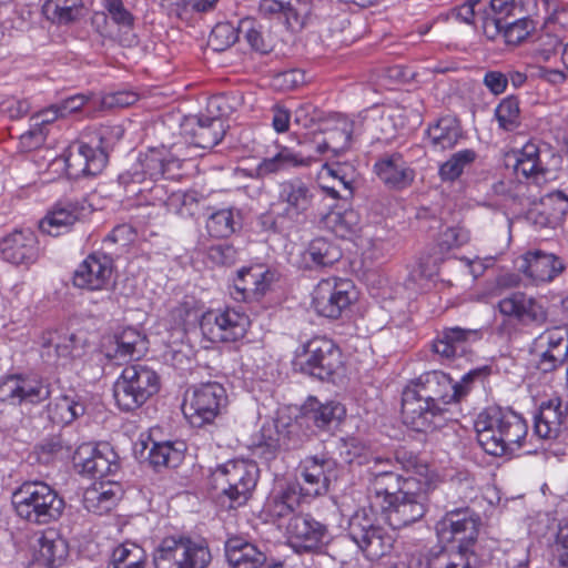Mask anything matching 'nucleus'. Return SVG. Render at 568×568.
<instances>
[{"mask_svg":"<svg viewBox=\"0 0 568 568\" xmlns=\"http://www.w3.org/2000/svg\"><path fill=\"white\" fill-rule=\"evenodd\" d=\"M483 375L481 369H474L459 382H453L439 371L422 374L403 392L402 414L405 423L417 432L442 427L450 418L447 405L465 396L470 384Z\"/></svg>","mask_w":568,"mask_h":568,"instance_id":"nucleus-1","label":"nucleus"},{"mask_svg":"<svg viewBox=\"0 0 568 568\" xmlns=\"http://www.w3.org/2000/svg\"><path fill=\"white\" fill-rule=\"evenodd\" d=\"M477 442L489 455L501 456L518 449L528 433L524 417L500 407H488L475 420Z\"/></svg>","mask_w":568,"mask_h":568,"instance_id":"nucleus-2","label":"nucleus"},{"mask_svg":"<svg viewBox=\"0 0 568 568\" xmlns=\"http://www.w3.org/2000/svg\"><path fill=\"white\" fill-rule=\"evenodd\" d=\"M316 187L297 176L277 184L275 201L272 203L273 224L280 230H296L313 220L317 207Z\"/></svg>","mask_w":568,"mask_h":568,"instance_id":"nucleus-3","label":"nucleus"},{"mask_svg":"<svg viewBox=\"0 0 568 568\" xmlns=\"http://www.w3.org/2000/svg\"><path fill=\"white\" fill-rule=\"evenodd\" d=\"M242 102L241 94H220L210 98L206 113L184 120L181 125L182 134L197 148H214L225 134L224 118L234 112Z\"/></svg>","mask_w":568,"mask_h":568,"instance_id":"nucleus-4","label":"nucleus"},{"mask_svg":"<svg viewBox=\"0 0 568 568\" xmlns=\"http://www.w3.org/2000/svg\"><path fill=\"white\" fill-rule=\"evenodd\" d=\"M480 518L469 510L448 511L436 526L438 539L449 545V550L471 556L476 561L484 556L478 540Z\"/></svg>","mask_w":568,"mask_h":568,"instance_id":"nucleus-5","label":"nucleus"},{"mask_svg":"<svg viewBox=\"0 0 568 568\" xmlns=\"http://www.w3.org/2000/svg\"><path fill=\"white\" fill-rule=\"evenodd\" d=\"M123 135L121 126L102 128L99 132V145L93 148L83 141L71 143L64 152L67 172L72 178L97 175L108 163L109 149Z\"/></svg>","mask_w":568,"mask_h":568,"instance_id":"nucleus-6","label":"nucleus"},{"mask_svg":"<svg viewBox=\"0 0 568 568\" xmlns=\"http://www.w3.org/2000/svg\"><path fill=\"white\" fill-rule=\"evenodd\" d=\"M160 389V377L150 366L132 364L123 368L113 385L116 405L125 412L140 408Z\"/></svg>","mask_w":568,"mask_h":568,"instance_id":"nucleus-7","label":"nucleus"},{"mask_svg":"<svg viewBox=\"0 0 568 568\" xmlns=\"http://www.w3.org/2000/svg\"><path fill=\"white\" fill-rule=\"evenodd\" d=\"M170 164L172 162L165 160L162 151L151 149L141 153L130 169L119 175L118 181L130 195H139L148 190L151 194H154L152 197L154 201L164 203L163 187L154 185L149 189L148 184L163 176ZM152 204H155V202H152Z\"/></svg>","mask_w":568,"mask_h":568,"instance_id":"nucleus-8","label":"nucleus"},{"mask_svg":"<svg viewBox=\"0 0 568 568\" xmlns=\"http://www.w3.org/2000/svg\"><path fill=\"white\" fill-rule=\"evenodd\" d=\"M258 468L248 460H229L217 466L209 477L212 497H241L250 495L257 484Z\"/></svg>","mask_w":568,"mask_h":568,"instance_id":"nucleus-9","label":"nucleus"},{"mask_svg":"<svg viewBox=\"0 0 568 568\" xmlns=\"http://www.w3.org/2000/svg\"><path fill=\"white\" fill-rule=\"evenodd\" d=\"M211 551L203 539L164 538L154 552L156 568H206Z\"/></svg>","mask_w":568,"mask_h":568,"instance_id":"nucleus-10","label":"nucleus"},{"mask_svg":"<svg viewBox=\"0 0 568 568\" xmlns=\"http://www.w3.org/2000/svg\"><path fill=\"white\" fill-rule=\"evenodd\" d=\"M226 399L225 388L221 384H200L185 394L182 412L192 426L202 427L217 417Z\"/></svg>","mask_w":568,"mask_h":568,"instance_id":"nucleus-11","label":"nucleus"},{"mask_svg":"<svg viewBox=\"0 0 568 568\" xmlns=\"http://www.w3.org/2000/svg\"><path fill=\"white\" fill-rule=\"evenodd\" d=\"M298 358L301 371L321 381H329L343 369L341 349L332 339L323 336L310 339Z\"/></svg>","mask_w":568,"mask_h":568,"instance_id":"nucleus-12","label":"nucleus"},{"mask_svg":"<svg viewBox=\"0 0 568 568\" xmlns=\"http://www.w3.org/2000/svg\"><path fill=\"white\" fill-rule=\"evenodd\" d=\"M248 326V316L236 308L210 310L200 321L203 336L212 343L239 341L245 336Z\"/></svg>","mask_w":568,"mask_h":568,"instance_id":"nucleus-13","label":"nucleus"},{"mask_svg":"<svg viewBox=\"0 0 568 568\" xmlns=\"http://www.w3.org/2000/svg\"><path fill=\"white\" fill-rule=\"evenodd\" d=\"M51 395V385L42 377L13 374L0 379V400L13 406L38 405Z\"/></svg>","mask_w":568,"mask_h":568,"instance_id":"nucleus-14","label":"nucleus"},{"mask_svg":"<svg viewBox=\"0 0 568 568\" xmlns=\"http://www.w3.org/2000/svg\"><path fill=\"white\" fill-rule=\"evenodd\" d=\"M356 298L354 285L344 278L322 280L313 291L312 304L318 315L338 318Z\"/></svg>","mask_w":568,"mask_h":568,"instance_id":"nucleus-15","label":"nucleus"},{"mask_svg":"<svg viewBox=\"0 0 568 568\" xmlns=\"http://www.w3.org/2000/svg\"><path fill=\"white\" fill-rule=\"evenodd\" d=\"M349 537L368 560H378L387 555L394 545V535L374 526L356 513L349 520Z\"/></svg>","mask_w":568,"mask_h":568,"instance_id":"nucleus-16","label":"nucleus"},{"mask_svg":"<svg viewBox=\"0 0 568 568\" xmlns=\"http://www.w3.org/2000/svg\"><path fill=\"white\" fill-rule=\"evenodd\" d=\"M285 535L288 546L295 552H310L322 549L331 537L325 525L308 515L290 518Z\"/></svg>","mask_w":568,"mask_h":568,"instance_id":"nucleus-17","label":"nucleus"},{"mask_svg":"<svg viewBox=\"0 0 568 568\" xmlns=\"http://www.w3.org/2000/svg\"><path fill=\"white\" fill-rule=\"evenodd\" d=\"M532 352L538 357L539 371L549 373L557 369L568 362V328L554 326L545 329L534 339Z\"/></svg>","mask_w":568,"mask_h":568,"instance_id":"nucleus-18","label":"nucleus"},{"mask_svg":"<svg viewBox=\"0 0 568 568\" xmlns=\"http://www.w3.org/2000/svg\"><path fill=\"white\" fill-rule=\"evenodd\" d=\"M114 261L110 254L95 251L89 254L75 268L72 283L87 291H103L111 284Z\"/></svg>","mask_w":568,"mask_h":568,"instance_id":"nucleus-19","label":"nucleus"},{"mask_svg":"<svg viewBox=\"0 0 568 568\" xmlns=\"http://www.w3.org/2000/svg\"><path fill=\"white\" fill-rule=\"evenodd\" d=\"M74 465L80 473L102 479L119 469L118 455L108 443L82 444L74 453Z\"/></svg>","mask_w":568,"mask_h":568,"instance_id":"nucleus-20","label":"nucleus"},{"mask_svg":"<svg viewBox=\"0 0 568 568\" xmlns=\"http://www.w3.org/2000/svg\"><path fill=\"white\" fill-rule=\"evenodd\" d=\"M499 313L524 324L544 325L548 321L547 308L534 296L516 291L497 303Z\"/></svg>","mask_w":568,"mask_h":568,"instance_id":"nucleus-21","label":"nucleus"},{"mask_svg":"<svg viewBox=\"0 0 568 568\" xmlns=\"http://www.w3.org/2000/svg\"><path fill=\"white\" fill-rule=\"evenodd\" d=\"M1 257L16 266H30L39 257L38 239L31 230H14L0 241Z\"/></svg>","mask_w":568,"mask_h":568,"instance_id":"nucleus-22","label":"nucleus"},{"mask_svg":"<svg viewBox=\"0 0 568 568\" xmlns=\"http://www.w3.org/2000/svg\"><path fill=\"white\" fill-rule=\"evenodd\" d=\"M336 462L328 457L311 456L303 460L304 485L301 497H321L328 493L332 477H335Z\"/></svg>","mask_w":568,"mask_h":568,"instance_id":"nucleus-23","label":"nucleus"},{"mask_svg":"<svg viewBox=\"0 0 568 568\" xmlns=\"http://www.w3.org/2000/svg\"><path fill=\"white\" fill-rule=\"evenodd\" d=\"M565 268L560 257L541 250L528 251L517 261V270L535 283L551 282Z\"/></svg>","mask_w":568,"mask_h":568,"instance_id":"nucleus-24","label":"nucleus"},{"mask_svg":"<svg viewBox=\"0 0 568 568\" xmlns=\"http://www.w3.org/2000/svg\"><path fill=\"white\" fill-rule=\"evenodd\" d=\"M377 178L389 189L404 190L410 186L416 172L399 152L382 155L374 164Z\"/></svg>","mask_w":568,"mask_h":568,"instance_id":"nucleus-25","label":"nucleus"},{"mask_svg":"<svg viewBox=\"0 0 568 568\" xmlns=\"http://www.w3.org/2000/svg\"><path fill=\"white\" fill-rule=\"evenodd\" d=\"M146 335L134 327H125L104 345V354L118 363L139 359L148 351Z\"/></svg>","mask_w":568,"mask_h":568,"instance_id":"nucleus-26","label":"nucleus"},{"mask_svg":"<svg viewBox=\"0 0 568 568\" xmlns=\"http://www.w3.org/2000/svg\"><path fill=\"white\" fill-rule=\"evenodd\" d=\"M567 406L559 397H556L540 405L539 413L535 418L534 430L540 438L555 439L567 430Z\"/></svg>","mask_w":568,"mask_h":568,"instance_id":"nucleus-27","label":"nucleus"},{"mask_svg":"<svg viewBox=\"0 0 568 568\" xmlns=\"http://www.w3.org/2000/svg\"><path fill=\"white\" fill-rule=\"evenodd\" d=\"M271 281L272 274L263 266L243 267L234 278V293L232 294L235 300L257 301L266 293Z\"/></svg>","mask_w":568,"mask_h":568,"instance_id":"nucleus-28","label":"nucleus"},{"mask_svg":"<svg viewBox=\"0 0 568 568\" xmlns=\"http://www.w3.org/2000/svg\"><path fill=\"white\" fill-rule=\"evenodd\" d=\"M84 205L79 201H59L53 209L40 221L39 229L42 233L59 236L80 219Z\"/></svg>","mask_w":568,"mask_h":568,"instance_id":"nucleus-29","label":"nucleus"},{"mask_svg":"<svg viewBox=\"0 0 568 568\" xmlns=\"http://www.w3.org/2000/svg\"><path fill=\"white\" fill-rule=\"evenodd\" d=\"M77 337L72 333L48 331L41 338V357L49 365L64 364L69 358L79 355Z\"/></svg>","mask_w":568,"mask_h":568,"instance_id":"nucleus-30","label":"nucleus"},{"mask_svg":"<svg viewBox=\"0 0 568 568\" xmlns=\"http://www.w3.org/2000/svg\"><path fill=\"white\" fill-rule=\"evenodd\" d=\"M481 334L479 329L449 327L443 331L434 342L433 351L445 359H453L466 354L469 345L478 341Z\"/></svg>","mask_w":568,"mask_h":568,"instance_id":"nucleus-31","label":"nucleus"},{"mask_svg":"<svg viewBox=\"0 0 568 568\" xmlns=\"http://www.w3.org/2000/svg\"><path fill=\"white\" fill-rule=\"evenodd\" d=\"M17 515L34 524H48L60 517L64 508V499H19L12 500Z\"/></svg>","mask_w":568,"mask_h":568,"instance_id":"nucleus-32","label":"nucleus"},{"mask_svg":"<svg viewBox=\"0 0 568 568\" xmlns=\"http://www.w3.org/2000/svg\"><path fill=\"white\" fill-rule=\"evenodd\" d=\"M342 257L341 248L326 237H316L302 251L300 266L306 270L328 267Z\"/></svg>","mask_w":568,"mask_h":568,"instance_id":"nucleus-33","label":"nucleus"},{"mask_svg":"<svg viewBox=\"0 0 568 568\" xmlns=\"http://www.w3.org/2000/svg\"><path fill=\"white\" fill-rule=\"evenodd\" d=\"M260 10L265 14H281L287 27L297 31L306 24L308 8L301 0H261Z\"/></svg>","mask_w":568,"mask_h":568,"instance_id":"nucleus-34","label":"nucleus"},{"mask_svg":"<svg viewBox=\"0 0 568 568\" xmlns=\"http://www.w3.org/2000/svg\"><path fill=\"white\" fill-rule=\"evenodd\" d=\"M225 555L232 568H260L266 560L264 552L241 537L227 539Z\"/></svg>","mask_w":568,"mask_h":568,"instance_id":"nucleus-35","label":"nucleus"},{"mask_svg":"<svg viewBox=\"0 0 568 568\" xmlns=\"http://www.w3.org/2000/svg\"><path fill=\"white\" fill-rule=\"evenodd\" d=\"M314 161L316 159L312 155L304 156L282 146L275 155L263 159L255 170L258 178H265L291 168L310 166Z\"/></svg>","mask_w":568,"mask_h":568,"instance_id":"nucleus-36","label":"nucleus"},{"mask_svg":"<svg viewBox=\"0 0 568 568\" xmlns=\"http://www.w3.org/2000/svg\"><path fill=\"white\" fill-rule=\"evenodd\" d=\"M385 520L393 528L410 524L424 515V506L416 499H384Z\"/></svg>","mask_w":568,"mask_h":568,"instance_id":"nucleus-37","label":"nucleus"},{"mask_svg":"<svg viewBox=\"0 0 568 568\" xmlns=\"http://www.w3.org/2000/svg\"><path fill=\"white\" fill-rule=\"evenodd\" d=\"M36 546H38V550L34 554V559L49 568L62 561L68 555L67 541L54 530L38 535Z\"/></svg>","mask_w":568,"mask_h":568,"instance_id":"nucleus-38","label":"nucleus"},{"mask_svg":"<svg viewBox=\"0 0 568 568\" xmlns=\"http://www.w3.org/2000/svg\"><path fill=\"white\" fill-rule=\"evenodd\" d=\"M426 133L435 149L446 150L456 145L462 136V129L456 118L447 115L430 125Z\"/></svg>","mask_w":568,"mask_h":568,"instance_id":"nucleus-39","label":"nucleus"},{"mask_svg":"<svg viewBox=\"0 0 568 568\" xmlns=\"http://www.w3.org/2000/svg\"><path fill=\"white\" fill-rule=\"evenodd\" d=\"M82 0H47L42 6L43 16L59 26L70 24L82 17Z\"/></svg>","mask_w":568,"mask_h":568,"instance_id":"nucleus-40","label":"nucleus"},{"mask_svg":"<svg viewBox=\"0 0 568 568\" xmlns=\"http://www.w3.org/2000/svg\"><path fill=\"white\" fill-rule=\"evenodd\" d=\"M85 412L83 403L75 396L62 395L48 405L49 418L58 425H69Z\"/></svg>","mask_w":568,"mask_h":568,"instance_id":"nucleus-41","label":"nucleus"},{"mask_svg":"<svg viewBox=\"0 0 568 568\" xmlns=\"http://www.w3.org/2000/svg\"><path fill=\"white\" fill-rule=\"evenodd\" d=\"M479 4L481 6V0H468L458 8L457 17L466 23L474 24L488 40L495 41L497 29L481 7L479 10Z\"/></svg>","mask_w":568,"mask_h":568,"instance_id":"nucleus-42","label":"nucleus"},{"mask_svg":"<svg viewBox=\"0 0 568 568\" xmlns=\"http://www.w3.org/2000/svg\"><path fill=\"white\" fill-rule=\"evenodd\" d=\"M556 204V197L546 196L538 206L529 211V220L538 227H556L566 214V209Z\"/></svg>","mask_w":568,"mask_h":568,"instance_id":"nucleus-43","label":"nucleus"},{"mask_svg":"<svg viewBox=\"0 0 568 568\" xmlns=\"http://www.w3.org/2000/svg\"><path fill=\"white\" fill-rule=\"evenodd\" d=\"M479 561L463 552H455L449 549L430 551L426 557L425 568H476Z\"/></svg>","mask_w":568,"mask_h":568,"instance_id":"nucleus-44","label":"nucleus"},{"mask_svg":"<svg viewBox=\"0 0 568 568\" xmlns=\"http://www.w3.org/2000/svg\"><path fill=\"white\" fill-rule=\"evenodd\" d=\"M146 554L134 542L118 546L112 554V568H144Z\"/></svg>","mask_w":568,"mask_h":568,"instance_id":"nucleus-45","label":"nucleus"},{"mask_svg":"<svg viewBox=\"0 0 568 568\" xmlns=\"http://www.w3.org/2000/svg\"><path fill=\"white\" fill-rule=\"evenodd\" d=\"M349 168L346 165L337 164L336 166H329L328 164L324 165V170H326L327 174L333 178L335 182L341 185L344 194L341 193V190L335 185H324L323 190L333 199H349L353 195V183H354V172H347Z\"/></svg>","mask_w":568,"mask_h":568,"instance_id":"nucleus-46","label":"nucleus"},{"mask_svg":"<svg viewBox=\"0 0 568 568\" xmlns=\"http://www.w3.org/2000/svg\"><path fill=\"white\" fill-rule=\"evenodd\" d=\"M477 153L474 150L465 149L458 151L440 165L439 176L443 181H455L476 160Z\"/></svg>","mask_w":568,"mask_h":568,"instance_id":"nucleus-47","label":"nucleus"},{"mask_svg":"<svg viewBox=\"0 0 568 568\" xmlns=\"http://www.w3.org/2000/svg\"><path fill=\"white\" fill-rule=\"evenodd\" d=\"M180 447L170 442L155 443L149 453V460L154 467H178L183 460V444Z\"/></svg>","mask_w":568,"mask_h":568,"instance_id":"nucleus-48","label":"nucleus"},{"mask_svg":"<svg viewBox=\"0 0 568 568\" xmlns=\"http://www.w3.org/2000/svg\"><path fill=\"white\" fill-rule=\"evenodd\" d=\"M325 226L339 237H346L356 232L359 217L353 210L331 212L324 219Z\"/></svg>","mask_w":568,"mask_h":568,"instance_id":"nucleus-49","label":"nucleus"},{"mask_svg":"<svg viewBox=\"0 0 568 568\" xmlns=\"http://www.w3.org/2000/svg\"><path fill=\"white\" fill-rule=\"evenodd\" d=\"M352 139L351 124L343 122L341 129L332 130L323 142L317 143L316 152L323 154L332 151L335 156H338L348 149Z\"/></svg>","mask_w":568,"mask_h":568,"instance_id":"nucleus-50","label":"nucleus"},{"mask_svg":"<svg viewBox=\"0 0 568 568\" xmlns=\"http://www.w3.org/2000/svg\"><path fill=\"white\" fill-rule=\"evenodd\" d=\"M481 8L487 13L488 20H491L495 24L498 38L501 34L503 23L515 9V0H481Z\"/></svg>","mask_w":568,"mask_h":568,"instance_id":"nucleus-51","label":"nucleus"},{"mask_svg":"<svg viewBox=\"0 0 568 568\" xmlns=\"http://www.w3.org/2000/svg\"><path fill=\"white\" fill-rule=\"evenodd\" d=\"M566 37L555 30L545 29L537 40L534 50L535 58L538 61L548 62L556 54L559 47L562 45Z\"/></svg>","mask_w":568,"mask_h":568,"instance_id":"nucleus-52","label":"nucleus"},{"mask_svg":"<svg viewBox=\"0 0 568 568\" xmlns=\"http://www.w3.org/2000/svg\"><path fill=\"white\" fill-rule=\"evenodd\" d=\"M495 115L499 126L507 131H513L519 125V102L514 97L501 100L495 110Z\"/></svg>","mask_w":568,"mask_h":568,"instance_id":"nucleus-53","label":"nucleus"},{"mask_svg":"<svg viewBox=\"0 0 568 568\" xmlns=\"http://www.w3.org/2000/svg\"><path fill=\"white\" fill-rule=\"evenodd\" d=\"M240 30L230 22L217 23L209 37V45L214 51H224L239 39Z\"/></svg>","mask_w":568,"mask_h":568,"instance_id":"nucleus-54","label":"nucleus"},{"mask_svg":"<svg viewBox=\"0 0 568 568\" xmlns=\"http://www.w3.org/2000/svg\"><path fill=\"white\" fill-rule=\"evenodd\" d=\"M345 407L337 402L321 405L313 412L312 418L318 428L326 429L338 424L345 416Z\"/></svg>","mask_w":568,"mask_h":568,"instance_id":"nucleus-55","label":"nucleus"},{"mask_svg":"<svg viewBox=\"0 0 568 568\" xmlns=\"http://www.w3.org/2000/svg\"><path fill=\"white\" fill-rule=\"evenodd\" d=\"M234 215L231 210H220L212 213L206 221V230L213 237H227L234 231Z\"/></svg>","mask_w":568,"mask_h":568,"instance_id":"nucleus-56","label":"nucleus"},{"mask_svg":"<svg viewBox=\"0 0 568 568\" xmlns=\"http://www.w3.org/2000/svg\"><path fill=\"white\" fill-rule=\"evenodd\" d=\"M534 26L529 19H518L514 22H504L501 27V34L498 38H503L507 44H518L524 41L531 32Z\"/></svg>","mask_w":568,"mask_h":568,"instance_id":"nucleus-57","label":"nucleus"},{"mask_svg":"<svg viewBox=\"0 0 568 568\" xmlns=\"http://www.w3.org/2000/svg\"><path fill=\"white\" fill-rule=\"evenodd\" d=\"M516 176L520 180H527L537 185L546 182L547 169L545 168L540 158L537 161H529L513 164Z\"/></svg>","mask_w":568,"mask_h":568,"instance_id":"nucleus-58","label":"nucleus"},{"mask_svg":"<svg viewBox=\"0 0 568 568\" xmlns=\"http://www.w3.org/2000/svg\"><path fill=\"white\" fill-rule=\"evenodd\" d=\"M63 440L60 436H53L43 439L34 447L33 454L37 462L41 464H50L64 450Z\"/></svg>","mask_w":568,"mask_h":568,"instance_id":"nucleus-59","label":"nucleus"},{"mask_svg":"<svg viewBox=\"0 0 568 568\" xmlns=\"http://www.w3.org/2000/svg\"><path fill=\"white\" fill-rule=\"evenodd\" d=\"M469 240L468 231L460 226L447 227L440 233L438 239V246L442 252H446L459 247L467 243Z\"/></svg>","mask_w":568,"mask_h":568,"instance_id":"nucleus-60","label":"nucleus"},{"mask_svg":"<svg viewBox=\"0 0 568 568\" xmlns=\"http://www.w3.org/2000/svg\"><path fill=\"white\" fill-rule=\"evenodd\" d=\"M206 256L213 264L231 265L237 260V251L229 243H217L207 248Z\"/></svg>","mask_w":568,"mask_h":568,"instance_id":"nucleus-61","label":"nucleus"},{"mask_svg":"<svg viewBox=\"0 0 568 568\" xmlns=\"http://www.w3.org/2000/svg\"><path fill=\"white\" fill-rule=\"evenodd\" d=\"M373 485L376 497H395L399 491L398 477L389 470L377 474Z\"/></svg>","mask_w":568,"mask_h":568,"instance_id":"nucleus-62","label":"nucleus"},{"mask_svg":"<svg viewBox=\"0 0 568 568\" xmlns=\"http://www.w3.org/2000/svg\"><path fill=\"white\" fill-rule=\"evenodd\" d=\"M103 9L111 19L120 27H131L133 24V16L124 7L122 0H101Z\"/></svg>","mask_w":568,"mask_h":568,"instance_id":"nucleus-63","label":"nucleus"},{"mask_svg":"<svg viewBox=\"0 0 568 568\" xmlns=\"http://www.w3.org/2000/svg\"><path fill=\"white\" fill-rule=\"evenodd\" d=\"M138 101V94L123 90L105 93L100 99L101 109H118V108H126L134 104Z\"/></svg>","mask_w":568,"mask_h":568,"instance_id":"nucleus-64","label":"nucleus"}]
</instances>
